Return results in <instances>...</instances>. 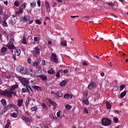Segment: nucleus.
<instances>
[{
    "instance_id": "obj_33",
    "label": "nucleus",
    "mask_w": 128,
    "mask_h": 128,
    "mask_svg": "<svg viewBox=\"0 0 128 128\" xmlns=\"http://www.w3.org/2000/svg\"><path fill=\"white\" fill-rule=\"evenodd\" d=\"M38 64H40V61H38V60H37L36 62L33 63V66H38Z\"/></svg>"
},
{
    "instance_id": "obj_42",
    "label": "nucleus",
    "mask_w": 128,
    "mask_h": 128,
    "mask_svg": "<svg viewBox=\"0 0 128 128\" xmlns=\"http://www.w3.org/2000/svg\"><path fill=\"white\" fill-rule=\"evenodd\" d=\"M83 104L88 106V101L86 100H83Z\"/></svg>"
},
{
    "instance_id": "obj_25",
    "label": "nucleus",
    "mask_w": 128,
    "mask_h": 128,
    "mask_svg": "<svg viewBox=\"0 0 128 128\" xmlns=\"http://www.w3.org/2000/svg\"><path fill=\"white\" fill-rule=\"evenodd\" d=\"M48 74H56V72L54 70V69H52V68H51L48 71Z\"/></svg>"
},
{
    "instance_id": "obj_62",
    "label": "nucleus",
    "mask_w": 128,
    "mask_h": 128,
    "mask_svg": "<svg viewBox=\"0 0 128 128\" xmlns=\"http://www.w3.org/2000/svg\"><path fill=\"white\" fill-rule=\"evenodd\" d=\"M10 124H6V125L4 128H10Z\"/></svg>"
},
{
    "instance_id": "obj_10",
    "label": "nucleus",
    "mask_w": 128,
    "mask_h": 128,
    "mask_svg": "<svg viewBox=\"0 0 128 128\" xmlns=\"http://www.w3.org/2000/svg\"><path fill=\"white\" fill-rule=\"evenodd\" d=\"M96 88V83L94 82H91L88 86V88L90 90H92V88Z\"/></svg>"
},
{
    "instance_id": "obj_53",
    "label": "nucleus",
    "mask_w": 128,
    "mask_h": 128,
    "mask_svg": "<svg viewBox=\"0 0 128 128\" xmlns=\"http://www.w3.org/2000/svg\"><path fill=\"white\" fill-rule=\"evenodd\" d=\"M49 116L51 118H54V119L56 118H54V115L52 114H50Z\"/></svg>"
},
{
    "instance_id": "obj_64",
    "label": "nucleus",
    "mask_w": 128,
    "mask_h": 128,
    "mask_svg": "<svg viewBox=\"0 0 128 128\" xmlns=\"http://www.w3.org/2000/svg\"><path fill=\"white\" fill-rule=\"evenodd\" d=\"M82 65L86 66H88V63L86 62H84L82 64Z\"/></svg>"
},
{
    "instance_id": "obj_4",
    "label": "nucleus",
    "mask_w": 128,
    "mask_h": 128,
    "mask_svg": "<svg viewBox=\"0 0 128 128\" xmlns=\"http://www.w3.org/2000/svg\"><path fill=\"white\" fill-rule=\"evenodd\" d=\"M33 56H35V58H38V56H40V48H38V47L36 46L34 48V50H33Z\"/></svg>"
},
{
    "instance_id": "obj_54",
    "label": "nucleus",
    "mask_w": 128,
    "mask_h": 128,
    "mask_svg": "<svg viewBox=\"0 0 128 128\" xmlns=\"http://www.w3.org/2000/svg\"><path fill=\"white\" fill-rule=\"evenodd\" d=\"M84 112L85 114H88V110L86 108L84 109Z\"/></svg>"
},
{
    "instance_id": "obj_15",
    "label": "nucleus",
    "mask_w": 128,
    "mask_h": 128,
    "mask_svg": "<svg viewBox=\"0 0 128 128\" xmlns=\"http://www.w3.org/2000/svg\"><path fill=\"white\" fill-rule=\"evenodd\" d=\"M6 92H8L7 90L4 91H2L1 90H0V94H1L2 96H8V94Z\"/></svg>"
},
{
    "instance_id": "obj_41",
    "label": "nucleus",
    "mask_w": 128,
    "mask_h": 128,
    "mask_svg": "<svg viewBox=\"0 0 128 128\" xmlns=\"http://www.w3.org/2000/svg\"><path fill=\"white\" fill-rule=\"evenodd\" d=\"M125 86H126L124 84H122L121 86H120V90H124V88Z\"/></svg>"
},
{
    "instance_id": "obj_34",
    "label": "nucleus",
    "mask_w": 128,
    "mask_h": 128,
    "mask_svg": "<svg viewBox=\"0 0 128 128\" xmlns=\"http://www.w3.org/2000/svg\"><path fill=\"white\" fill-rule=\"evenodd\" d=\"M38 110V107L34 106L31 108V112H36Z\"/></svg>"
},
{
    "instance_id": "obj_20",
    "label": "nucleus",
    "mask_w": 128,
    "mask_h": 128,
    "mask_svg": "<svg viewBox=\"0 0 128 128\" xmlns=\"http://www.w3.org/2000/svg\"><path fill=\"white\" fill-rule=\"evenodd\" d=\"M106 106L108 110H110L112 108V105L108 101L106 102Z\"/></svg>"
},
{
    "instance_id": "obj_19",
    "label": "nucleus",
    "mask_w": 128,
    "mask_h": 128,
    "mask_svg": "<svg viewBox=\"0 0 128 128\" xmlns=\"http://www.w3.org/2000/svg\"><path fill=\"white\" fill-rule=\"evenodd\" d=\"M22 12H24V10L22 8H20L19 10L16 12V14L18 16V14H22Z\"/></svg>"
},
{
    "instance_id": "obj_61",
    "label": "nucleus",
    "mask_w": 128,
    "mask_h": 128,
    "mask_svg": "<svg viewBox=\"0 0 128 128\" xmlns=\"http://www.w3.org/2000/svg\"><path fill=\"white\" fill-rule=\"evenodd\" d=\"M108 64L109 66H112L114 65L112 64V62H108Z\"/></svg>"
},
{
    "instance_id": "obj_58",
    "label": "nucleus",
    "mask_w": 128,
    "mask_h": 128,
    "mask_svg": "<svg viewBox=\"0 0 128 128\" xmlns=\"http://www.w3.org/2000/svg\"><path fill=\"white\" fill-rule=\"evenodd\" d=\"M2 16H0V24H2Z\"/></svg>"
},
{
    "instance_id": "obj_50",
    "label": "nucleus",
    "mask_w": 128,
    "mask_h": 128,
    "mask_svg": "<svg viewBox=\"0 0 128 128\" xmlns=\"http://www.w3.org/2000/svg\"><path fill=\"white\" fill-rule=\"evenodd\" d=\"M28 92V89L24 88H22V92Z\"/></svg>"
},
{
    "instance_id": "obj_59",
    "label": "nucleus",
    "mask_w": 128,
    "mask_h": 128,
    "mask_svg": "<svg viewBox=\"0 0 128 128\" xmlns=\"http://www.w3.org/2000/svg\"><path fill=\"white\" fill-rule=\"evenodd\" d=\"M34 40L35 42H38V37H34Z\"/></svg>"
},
{
    "instance_id": "obj_37",
    "label": "nucleus",
    "mask_w": 128,
    "mask_h": 128,
    "mask_svg": "<svg viewBox=\"0 0 128 128\" xmlns=\"http://www.w3.org/2000/svg\"><path fill=\"white\" fill-rule=\"evenodd\" d=\"M30 72L28 71V73L27 74H30V76H32L31 74H34V72H35L33 70H32V69H30V70H29Z\"/></svg>"
},
{
    "instance_id": "obj_30",
    "label": "nucleus",
    "mask_w": 128,
    "mask_h": 128,
    "mask_svg": "<svg viewBox=\"0 0 128 128\" xmlns=\"http://www.w3.org/2000/svg\"><path fill=\"white\" fill-rule=\"evenodd\" d=\"M36 2H32L30 4V6L32 8H36Z\"/></svg>"
},
{
    "instance_id": "obj_52",
    "label": "nucleus",
    "mask_w": 128,
    "mask_h": 128,
    "mask_svg": "<svg viewBox=\"0 0 128 128\" xmlns=\"http://www.w3.org/2000/svg\"><path fill=\"white\" fill-rule=\"evenodd\" d=\"M37 4L38 6H40V0H38Z\"/></svg>"
},
{
    "instance_id": "obj_63",
    "label": "nucleus",
    "mask_w": 128,
    "mask_h": 128,
    "mask_svg": "<svg viewBox=\"0 0 128 128\" xmlns=\"http://www.w3.org/2000/svg\"><path fill=\"white\" fill-rule=\"evenodd\" d=\"M64 74H68V70H64Z\"/></svg>"
},
{
    "instance_id": "obj_36",
    "label": "nucleus",
    "mask_w": 128,
    "mask_h": 128,
    "mask_svg": "<svg viewBox=\"0 0 128 128\" xmlns=\"http://www.w3.org/2000/svg\"><path fill=\"white\" fill-rule=\"evenodd\" d=\"M4 16L3 21L6 22V20L8 18V16L6 15V14H4Z\"/></svg>"
},
{
    "instance_id": "obj_21",
    "label": "nucleus",
    "mask_w": 128,
    "mask_h": 128,
    "mask_svg": "<svg viewBox=\"0 0 128 128\" xmlns=\"http://www.w3.org/2000/svg\"><path fill=\"white\" fill-rule=\"evenodd\" d=\"M14 53H15V56H18L20 54V49H16L15 50Z\"/></svg>"
},
{
    "instance_id": "obj_1",
    "label": "nucleus",
    "mask_w": 128,
    "mask_h": 128,
    "mask_svg": "<svg viewBox=\"0 0 128 128\" xmlns=\"http://www.w3.org/2000/svg\"><path fill=\"white\" fill-rule=\"evenodd\" d=\"M8 40H9L10 42L7 44L6 47L9 48V50H14L16 48V46L14 45V36L12 35L8 36Z\"/></svg>"
},
{
    "instance_id": "obj_13",
    "label": "nucleus",
    "mask_w": 128,
    "mask_h": 128,
    "mask_svg": "<svg viewBox=\"0 0 128 128\" xmlns=\"http://www.w3.org/2000/svg\"><path fill=\"white\" fill-rule=\"evenodd\" d=\"M30 20V17L28 15L24 16L23 18V22H29Z\"/></svg>"
},
{
    "instance_id": "obj_31",
    "label": "nucleus",
    "mask_w": 128,
    "mask_h": 128,
    "mask_svg": "<svg viewBox=\"0 0 128 128\" xmlns=\"http://www.w3.org/2000/svg\"><path fill=\"white\" fill-rule=\"evenodd\" d=\"M42 106L44 110H48V106H46V104L44 103H42Z\"/></svg>"
},
{
    "instance_id": "obj_46",
    "label": "nucleus",
    "mask_w": 128,
    "mask_h": 128,
    "mask_svg": "<svg viewBox=\"0 0 128 128\" xmlns=\"http://www.w3.org/2000/svg\"><path fill=\"white\" fill-rule=\"evenodd\" d=\"M20 8H22V10H24L26 8V4H22Z\"/></svg>"
},
{
    "instance_id": "obj_17",
    "label": "nucleus",
    "mask_w": 128,
    "mask_h": 128,
    "mask_svg": "<svg viewBox=\"0 0 128 128\" xmlns=\"http://www.w3.org/2000/svg\"><path fill=\"white\" fill-rule=\"evenodd\" d=\"M39 78H40L42 80H48V77L44 76V74H42L39 76Z\"/></svg>"
},
{
    "instance_id": "obj_14",
    "label": "nucleus",
    "mask_w": 128,
    "mask_h": 128,
    "mask_svg": "<svg viewBox=\"0 0 128 128\" xmlns=\"http://www.w3.org/2000/svg\"><path fill=\"white\" fill-rule=\"evenodd\" d=\"M40 72H38V71L31 73L32 76H36L37 78H40Z\"/></svg>"
},
{
    "instance_id": "obj_49",
    "label": "nucleus",
    "mask_w": 128,
    "mask_h": 128,
    "mask_svg": "<svg viewBox=\"0 0 128 128\" xmlns=\"http://www.w3.org/2000/svg\"><path fill=\"white\" fill-rule=\"evenodd\" d=\"M60 112H61V111H60V110H59V111L57 112V114H56L57 116H58V117L60 116Z\"/></svg>"
},
{
    "instance_id": "obj_28",
    "label": "nucleus",
    "mask_w": 128,
    "mask_h": 128,
    "mask_svg": "<svg viewBox=\"0 0 128 128\" xmlns=\"http://www.w3.org/2000/svg\"><path fill=\"white\" fill-rule=\"evenodd\" d=\"M1 102H2L3 106H6V100H4V98L2 99Z\"/></svg>"
},
{
    "instance_id": "obj_24",
    "label": "nucleus",
    "mask_w": 128,
    "mask_h": 128,
    "mask_svg": "<svg viewBox=\"0 0 128 128\" xmlns=\"http://www.w3.org/2000/svg\"><path fill=\"white\" fill-rule=\"evenodd\" d=\"M32 88L36 90L40 91L42 90V88L38 86H32Z\"/></svg>"
},
{
    "instance_id": "obj_29",
    "label": "nucleus",
    "mask_w": 128,
    "mask_h": 128,
    "mask_svg": "<svg viewBox=\"0 0 128 128\" xmlns=\"http://www.w3.org/2000/svg\"><path fill=\"white\" fill-rule=\"evenodd\" d=\"M55 94L56 96H58V98H62V92H58L55 93Z\"/></svg>"
},
{
    "instance_id": "obj_48",
    "label": "nucleus",
    "mask_w": 128,
    "mask_h": 128,
    "mask_svg": "<svg viewBox=\"0 0 128 128\" xmlns=\"http://www.w3.org/2000/svg\"><path fill=\"white\" fill-rule=\"evenodd\" d=\"M22 44H26V38H23V40L22 41Z\"/></svg>"
},
{
    "instance_id": "obj_18",
    "label": "nucleus",
    "mask_w": 128,
    "mask_h": 128,
    "mask_svg": "<svg viewBox=\"0 0 128 128\" xmlns=\"http://www.w3.org/2000/svg\"><path fill=\"white\" fill-rule=\"evenodd\" d=\"M24 102V100H20L18 101V106L20 108V106H22V103Z\"/></svg>"
},
{
    "instance_id": "obj_5",
    "label": "nucleus",
    "mask_w": 128,
    "mask_h": 128,
    "mask_svg": "<svg viewBox=\"0 0 128 128\" xmlns=\"http://www.w3.org/2000/svg\"><path fill=\"white\" fill-rule=\"evenodd\" d=\"M50 60L52 62H54V64H58V58L56 54H54V53L52 54L50 56Z\"/></svg>"
},
{
    "instance_id": "obj_45",
    "label": "nucleus",
    "mask_w": 128,
    "mask_h": 128,
    "mask_svg": "<svg viewBox=\"0 0 128 128\" xmlns=\"http://www.w3.org/2000/svg\"><path fill=\"white\" fill-rule=\"evenodd\" d=\"M114 122H115V124H118V118H114L113 120Z\"/></svg>"
},
{
    "instance_id": "obj_16",
    "label": "nucleus",
    "mask_w": 128,
    "mask_h": 128,
    "mask_svg": "<svg viewBox=\"0 0 128 128\" xmlns=\"http://www.w3.org/2000/svg\"><path fill=\"white\" fill-rule=\"evenodd\" d=\"M48 102L49 104H52V106H56V103L51 100L50 98L48 99Z\"/></svg>"
},
{
    "instance_id": "obj_55",
    "label": "nucleus",
    "mask_w": 128,
    "mask_h": 128,
    "mask_svg": "<svg viewBox=\"0 0 128 128\" xmlns=\"http://www.w3.org/2000/svg\"><path fill=\"white\" fill-rule=\"evenodd\" d=\"M78 16H70L71 18H78Z\"/></svg>"
},
{
    "instance_id": "obj_43",
    "label": "nucleus",
    "mask_w": 128,
    "mask_h": 128,
    "mask_svg": "<svg viewBox=\"0 0 128 128\" xmlns=\"http://www.w3.org/2000/svg\"><path fill=\"white\" fill-rule=\"evenodd\" d=\"M66 110H70V108H72V106H70V104H67V105L66 106Z\"/></svg>"
},
{
    "instance_id": "obj_27",
    "label": "nucleus",
    "mask_w": 128,
    "mask_h": 128,
    "mask_svg": "<svg viewBox=\"0 0 128 128\" xmlns=\"http://www.w3.org/2000/svg\"><path fill=\"white\" fill-rule=\"evenodd\" d=\"M64 98H72V96L70 95V94H66L64 96Z\"/></svg>"
},
{
    "instance_id": "obj_40",
    "label": "nucleus",
    "mask_w": 128,
    "mask_h": 128,
    "mask_svg": "<svg viewBox=\"0 0 128 128\" xmlns=\"http://www.w3.org/2000/svg\"><path fill=\"white\" fill-rule=\"evenodd\" d=\"M62 46H66V41L64 40L63 41L62 43H61Z\"/></svg>"
},
{
    "instance_id": "obj_44",
    "label": "nucleus",
    "mask_w": 128,
    "mask_h": 128,
    "mask_svg": "<svg viewBox=\"0 0 128 128\" xmlns=\"http://www.w3.org/2000/svg\"><path fill=\"white\" fill-rule=\"evenodd\" d=\"M14 6L17 7L18 6H20V2L18 1H15Z\"/></svg>"
},
{
    "instance_id": "obj_2",
    "label": "nucleus",
    "mask_w": 128,
    "mask_h": 128,
    "mask_svg": "<svg viewBox=\"0 0 128 128\" xmlns=\"http://www.w3.org/2000/svg\"><path fill=\"white\" fill-rule=\"evenodd\" d=\"M102 126H110L112 124V120L108 118H103L102 120Z\"/></svg>"
},
{
    "instance_id": "obj_22",
    "label": "nucleus",
    "mask_w": 128,
    "mask_h": 128,
    "mask_svg": "<svg viewBox=\"0 0 128 128\" xmlns=\"http://www.w3.org/2000/svg\"><path fill=\"white\" fill-rule=\"evenodd\" d=\"M30 100H32V98L30 97H28L26 100V106H28V104H30Z\"/></svg>"
},
{
    "instance_id": "obj_7",
    "label": "nucleus",
    "mask_w": 128,
    "mask_h": 128,
    "mask_svg": "<svg viewBox=\"0 0 128 128\" xmlns=\"http://www.w3.org/2000/svg\"><path fill=\"white\" fill-rule=\"evenodd\" d=\"M22 118L24 122H32V118L24 116H22Z\"/></svg>"
},
{
    "instance_id": "obj_23",
    "label": "nucleus",
    "mask_w": 128,
    "mask_h": 128,
    "mask_svg": "<svg viewBox=\"0 0 128 128\" xmlns=\"http://www.w3.org/2000/svg\"><path fill=\"white\" fill-rule=\"evenodd\" d=\"M18 88V84H15L12 86L10 87V90H14L16 88Z\"/></svg>"
},
{
    "instance_id": "obj_38",
    "label": "nucleus",
    "mask_w": 128,
    "mask_h": 128,
    "mask_svg": "<svg viewBox=\"0 0 128 128\" xmlns=\"http://www.w3.org/2000/svg\"><path fill=\"white\" fill-rule=\"evenodd\" d=\"M2 24L3 26H8V23L6 22V21H2Z\"/></svg>"
},
{
    "instance_id": "obj_9",
    "label": "nucleus",
    "mask_w": 128,
    "mask_h": 128,
    "mask_svg": "<svg viewBox=\"0 0 128 128\" xmlns=\"http://www.w3.org/2000/svg\"><path fill=\"white\" fill-rule=\"evenodd\" d=\"M20 72L22 74H28V70L26 69V68L22 67L21 68Z\"/></svg>"
},
{
    "instance_id": "obj_6",
    "label": "nucleus",
    "mask_w": 128,
    "mask_h": 128,
    "mask_svg": "<svg viewBox=\"0 0 128 128\" xmlns=\"http://www.w3.org/2000/svg\"><path fill=\"white\" fill-rule=\"evenodd\" d=\"M6 94H7V96L8 98H12V94H16V92L10 90H7Z\"/></svg>"
},
{
    "instance_id": "obj_3",
    "label": "nucleus",
    "mask_w": 128,
    "mask_h": 128,
    "mask_svg": "<svg viewBox=\"0 0 128 128\" xmlns=\"http://www.w3.org/2000/svg\"><path fill=\"white\" fill-rule=\"evenodd\" d=\"M22 84H23V86H26V88L27 89V92H30V90L28 89V80H26V79H20Z\"/></svg>"
},
{
    "instance_id": "obj_60",
    "label": "nucleus",
    "mask_w": 128,
    "mask_h": 128,
    "mask_svg": "<svg viewBox=\"0 0 128 128\" xmlns=\"http://www.w3.org/2000/svg\"><path fill=\"white\" fill-rule=\"evenodd\" d=\"M108 6H114V4L112 3H108Z\"/></svg>"
},
{
    "instance_id": "obj_12",
    "label": "nucleus",
    "mask_w": 128,
    "mask_h": 128,
    "mask_svg": "<svg viewBox=\"0 0 128 128\" xmlns=\"http://www.w3.org/2000/svg\"><path fill=\"white\" fill-rule=\"evenodd\" d=\"M8 50V48L6 47H2V49L0 50L1 52H0V56H4L6 54V50Z\"/></svg>"
},
{
    "instance_id": "obj_51",
    "label": "nucleus",
    "mask_w": 128,
    "mask_h": 128,
    "mask_svg": "<svg viewBox=\"0 0 128 128\" xmlns=\"http://www.w3.org/2000/svg\"><path fill=\"white\" fill-rule=\"evenodd\" d=\"M4 14V10L2 8H0V16H2Z\"/></svg>"
},
{
    "instance_id": "obj_57",
    "label": "nucleus",
    "mask_w": 128,
    "mask_h": 128,
    "mask_svg": "<svg viewBox=\"0 0 128 128\" xmlns=\"http://www.w3.org/2000/svg\"><path fill=\"white\" fill-rule=\"evenodd\" d=\"M42 66H46V60H43L42 62Z\"/></svg>"
},
{
    "instance_id": "obj_11",
    "label": "nucleus",
    "mask_w": 128,
    "mask_h": 128,
    "mask_svg": "<svg viewBox=\"0 0 128 128\" xmlns=\"http://www.w3.org/2000/svg\"><path fill=\"white\" fill-rule=\"evenodd\" d=\"M45 6L47 12H50V3H48V2L46 1L45 2Z\"/></svg>"
},
{
    "instance_id": "obj_47",
    "label": "nucleus",
    "mask_w": 128,
    "mask_h": 128,
    "mask_svg": "<svg viewBox=\"0 0 128 128\" xmlns=\"http://www.w3.org/2000/svg\"><path fill=\"white\" fill-rule=\"evenodd\" d=\"M56 78H60V72H58L56 74Z\"/></svg>"
},
{
    "instance_id": "obj_8",
    "label": "nucleus",
    "mask_w": 128,
    "mask_h": 128,
    "mask_svg": "<svg viewBox=\"0 0 128 128\" xmlns=\"http://www.w3.org/2000/svg\"><path fill=\"white\" fill-rule=\"evenodd\" d=\"M4 107L3 112H8L10 110V108H12V104H10L8 105L4 106Z\"/></svg>"
},
{
    "instance_id": "obj_35",
    "label": "nucleus",
    "mask_w": 128,
    "mask_h": 128,
    "mask_svg": "<svg viewBox=\"0 0 128 128\" xmlns=\"http://www.w3.org/2000/svg\"><path fill=\"white\" fill-rule=\"evenodd\" d=\"M11 116L12 118H18V113L16 112H13L12 114H11Z\"/></svg>"
},
{
    "instance_id": "obj_26",
    "label": "nucleus",
    "mask_w": 128,
    "mask_h": 128,
    "mask_svg": "<svg viewBox=\"0 0 128 128\" xmlns=\"http://www.w3.org/2000/svg\"><path fill=\"white\" fill-rule=\"evenodd\" d=\"M67 84L66 80H64L62 82H60V86H64Z\"/></svg>"
},
{
    "instance_id": "obj_56",
    "label": "nucleus",
    "mask_w": 128,
    "mask_h": 128,
    "mask_svg": "<svg viewBox=\"0 0 128 128\" xmlns=\"http://www.w3.org/2000/svg\"><path fill=\"white\" fill-rule=\"evenodd\" d=\"M2 34H0V42H2Z\"/></svg>"
},
{
    "instance_id": "obj_39",
    "label": "nucleus",
    "mask_w": 128,
    "mask_h": 128,
    "mask_svg": "<svg viewBox=\"0 0 128 128\" xmlns=\"http://www.w3.org/2000/svg\"><path fill=\"white\" fill-rule=\"evenodd\" d=\"M35 22L36 24H42V22L40 20H36Z\"/></svg>"
},
{
    "instance_id": "obj_32",
    "label": "nucleus",
    "mask_w": 128,
    "mask_h": 128,
    "mask_svg": "<svg viewBox=\"0 0 128 128\" xmlns=\"http://www.w3.org/2000/svg\"><path fill=\"white\" fill-rule=\"evenodd\" d=\"M126 91H124V92H122L120 94V98H124V96H126Z\"/></svg>"
}]
</instances>
